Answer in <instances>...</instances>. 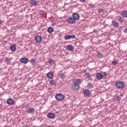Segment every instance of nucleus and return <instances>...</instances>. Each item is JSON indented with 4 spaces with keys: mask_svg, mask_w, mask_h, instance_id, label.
<instances>
[{
    "mask_svg": "<svg viewBox=\"0 0 127 127\" xmlns=\"http://www.w3.org/2000/svg\"><path fill=\"white\" fill-rule=\"evenodd\" d=\"M82 83L81 79L79 78H76L73 80L72 82V85L71 86L72 90L74 91H77V90H79L80 88V84Z\"/></svg>",
    "mask_w": 127,
    "mask_h": 127,
    "instance_id": "1",
    "label": "nucleus"
},
{
    "mask_svg": "<svg viewBox=\"0 0 127 127\" xmlns=\"http://www.w3.org/2000/svg\"><path fill=\"white\" fill-rule=\"evenodd\" d=\"M107 72H104L102 73L103 77H107Z\"/></svg>",
    "mask_w": 127,
    "mask_h": 127,
    "instance_id": "31",
    "label": "nucleus"
},
{
    "mask_svg": "<svg viewBox=\"0 0 127 127\" xmlns=\"http://www.w3.org/2000/svg\"><path fill=\"white\" fill-rule=\"evenodd\" d=\"M20 61L21 63H23L24 64H26L27 62H28V60L25 58H23L20 59Z\"/></svg>",
    "mask_w": 127,
    "mask_h": 127,
    "instance_id": "10",
    "label": "nucleus"
},
{
    "mask_svg": "<svg viewBox=\"0 0 127 127\" xmlns=\"http://www.w3.org/2000/svg\"><path fill=\"white\" fill-rule=\"evenodd\" d=\"M72 18L75 21L79 20V19H80V16L79 15V14H78L77 13H74L72 14Z\"/></svg>",
    "mask_w": 127,
    "mask_h": 127,
    "instance_id": "4",
    "label": "nucleus"
},
{
    "mask_svg": "<svg viewBox=\"0 0 127 127\" xmlns=\"http://www.w3.org/2000/svg\"><path fill=\"white\" fill-rule=\"evenodd\" d=\"M56 99L57 101H63L64 100V96L61 94H58L56 95Z\"/></svg>",
    "mask_w": 127,
    "mask_h": 127,
    "instance_id": "3",
    "label": "nucleus"
},
{
    "mask_svg": "<svg viewBox=\"0 0 127 127\" xmlns=\"http://www.w3.org/2000/svg\"><path fill=\"white\" fill-rule=\"evenodd\" d=\"M70 38H76V36H75V35H70Z\"/></svg>",
    "mask_w": 127,
    "mask_h": 127,
    "instance_id": "34",
    "label": "nucleus"
},
{
    "mask_svg": "<svg viewBox=\"0 0 127 127\" xmlns=\"http://www.w3.org/2000/svg\"><path fill=\"white\" fill-rule=\"evenodd\" d=\"M121 15L122 16H123L124 18L127 17V11L125 10L122 12Z\"/></svg>",
    "mask_w": 127,
    "mask_h": 127,
    "instance_id": "18",
    "label": "nucleus"
},
{
    "mask_svg": "<svg viewBox=\"0 0 127 127\" xmlns=\"http://www.w3.org/2000/svg\"><path fill=\"white\" fill-rule=\"evenodd\" d=\"M0 23H2V21H1V20L0 19Z\"/></svg>",
    "mask_w": 127,
    "mask_h": 127,
    "instance_id": "40",
    "label": "nucleus"
},
{
    "mask_svg": "<svg viewBox=\"0 0 127 127\" xmlns=\"http://www.w3.org/2000/svg\"><path fill=\"white\" fill-rule=\"evenodd\" d=\"M47 77L49 78V79H52L53 78V73L52 72H49L47 74Z\"/></svg>",
    "mask_w": 127,
    "mask_h": 127,
    "instance_id": "14",
    "label": "nucleus"
},
{
    "mask_svg": "<svg viewBox=\"0 0 127 127\" xmlns=\"http://www.w3.org/2000/svg\"><path fill=\"white\" fill-rule=\"evenodd\" d=\"M30 3L31 4V5L36 6V4H37L38 2H37V1L36 0H30Z\"/></svg>",
    "mask_w": 127,
    "mask_h": 127,
    "instance_id": "12",
    "label": "nucleus"
},
{
    "mask_svg": "<svg viewBox=\"0 0 127 127\" xmlns=\"http://www.w3.org/2000/svg\"><path fill=\"white\" fill-rule=\"evenodd\" d=\"M42 40V38L39 35H37L35 37V40L36 41V42H40Z\"/></svg>",
    "mask_w": 127,
    "mask_h": 127,
    "instance_id": "8",
    "label": "nucleus"
},
{
    "mask_svg": "<svg viewBox=\"0 0 127 127\" xmlns=\"http://www.w3.org/2000/svg\"><path fill=\"white\" fill-rule=\"evenodd\" d=\"M83 93L85 95V96L89 97V96H90V94H91V92L89 90H85Z\"/></svg>",
    "mask_w": 127,
    "mask_h": 127,
    "instance_id": "16",
    "label": "nucleus"
},
{
    "mask_svg": "<svg viewBox=\"0 0 127 127\" xmlns=\"http://www.w3.org/2000/svg\"><path fill=\"white\" fill-rule=\"evenodd\" d=\"M50 84H51L52 86H54V85H56V81L54 80H51L50 81Z\"/></svg>",
    "mask_w": 127,
    "mask_h": 127,
    "instance_id": "21",
    "label": "nucleus"
},
{
    "mask_svg": "<svg viewBox=\"0 0 127 127\" xmlns=\"http://www.w3.org/2000/svg\"><path fill=\"white\" fill-rule=\"evenodd\" d=\"M59 76H60V78L63 79V78H64V73H63V72H62V71H60L59 73Z\"/></svg>",
    "mask_w": 127,
    "mask_h": 127,
    "instance_id": "22",
    "label": "nucleus"
},
{
    "mask_svg": "<svg viewBox=\"0 0 127 127\" xmlns=\"http://www.w3.org/2000/svg\"><path fill=\"white\" fill-rule=\"evenodd\" d=\"M97 58H99V59H101L102 58H104V55H103V54H102V53H99L97 55Z\"/></svg>",
    "mask_w": 127,
    "mask_h": 127,
    "instance_id": "17",
    "label": "nucleus"
},
{
    "mask_svg": "<svg viewBox=\"0 0 127 127\" xmlns=\"http://www.w3.org/2000/svg\"><path fill=\"white\" fill-rule=\"evenodd\" d=\"M49 64H53V63H54V60H50L49 61Z\"/></svg>",
    "mask_w": 127,
    "mask_h": 127,
    "instance_id": "30",
    "label": "nucleus"
},
{
    "mask_svg": "<svg viewBox=\"0 0 127 127\" xmlns=\"http://www.w3.org/2000/svg\"><path fill=\"white\" fill-rule=\"evenodd\" d=\"M5 62H6L7 63H9V59H8L7 58H6L5 59Z\"/></svg>",
    "mask_w": 127,
    "mask_h": 127,
    "instance_id": "33",
    "label": "nucleus"
},
{
    "mask_svg": "<svg viewBox=\"0 0 127 127\" xmlns=\"http://www.w3.org/2000/svg\"><path fill=\"white\" fill-rule=\"evenodd\" d=\"M114 100H115V101H121V97L120 96H116L114 97Z\"/></svg>",
    "mask_w": 127,
    "mask_h": 127,
    "instance_id": "24",
    "label": "nucleus"
},
{
    "mask_svg": "<svg viewBox=\"0 0 127 127\" xmlns=\"http://www.w3.org/2000/svg\"><path fill=\"white\" fill-rule=\"evenodd\" d=\"M30 63H31V64H32L33 65H34V64H35V60H34V59H32L30 61Z\"/></svg>",
    "mask_w": 127,
    "mask_h": 127,
    "instance_id": "25",
    "label": "nucleus"
},
{
    "mask_svg": "<svg viewBox=\"0 0 127 127\" xmlns=\"http://www.w3.org/2000/svg\"><path fill=\"white\" fill-rule=\"evenodd\" d=\"M47 31L49 33H52V32H53V28L51 27H49L47 29Z\"/></svg>",
    "mask_w": 127,
    "mask_h": 127,
    "instance_id": "20",
    "label": "nucleus"
},
{
    "mask_svg": "<svg viewBox=\"0 0 127 127\" xmlns=\"http://www.w3.org/2000/svg\"><path fill=\"white\" fill-rule=\"evenodd\" d=\"M10 49L12 52H14L16 50V46L15 45H12L10 47Z\"/></svg>",
    "mask_w": 127,
    "mask_h": 127,
    "instance_id": "13",
    "label": "nucleus"
},
{
    "mask_svg": "<svg viewBox=\"0 0 127 127\" xmlns=\"http://www.w3.org/2000/svg\"><path fill=\"white\" fill-rule=\"evenodd\" d=\"M24 127H30V126H25Z\"/></svg>",
    "mask_w": 127,
    "mask_h": 127,
    "instance_id": "41",
    "label": "nucleus"
},
{
    "mask_svg": "<svg viewBox=\"0 0 127 127\" xmlns=\"http://www.w3.org/2000/svg\"><path fill=\"white\" fill-rule=\"evenodd\" d=\"M112 23L114 27H119V26H120V24L119 22L115 20L112 21Z\"/></svg>",
    "mask_w": 127,
    "mask_h": 127,
    "instance_id": "11",
    "label": "nucleus"
},
{
    "mask_svg": "<svg viewBox=\"0 0 127 127\" xmlns=\"http://www.w3.org/2000/svg\"><path fill=\"white\" fill-rule=\"evenodd\" d=\"M86 72H87V69H83V70H82V73H86Z\"/></svg>",
    "mask_w": 127,
    "mask_h": 127,
    "instance_id": "35",
    "label": "nucleus"
},
{
    "mask_svg": "<svg viewBox=\"0 0 127 127\" xmlns=\"http://www.w3.org/2000/svg\"><path fill=\"white\" fill-rule=\"evenodd\" d=\"M118 20L120 22H125V20L121 17H120V18H118Z\"/></svg>",
    "mask_w": 127,
    "mask_h": 127,
    "instance_id": "26",
    "label": "nucleus"
},
{
    "mask_svg": "<svg viewBox=\"0 0 127 127\" xmlns=\"http://www.w3.org/2000/svg\"><path fill=\"white\" fill-rule=\"evenodd\" d=\"M87 79H88V80H90L91 81H92V77H91V76L89 77V78H87Z\"/></svg>",
    "mask_w": 127,
    "mask_h": 127,
    "instance_id": "36",
    "label": "nucleus"
},
{
    "mask_svg": "<svg viewBox=\"0 0 127 127\" xmlns=\"http://www.w3.org/2000/svg\"><path fill=\"white\" fill-rule=\"evenodd\" d=\"M104 10H105V9H104L103 8H100L99 10V13L103 12V11H104Z\"/></svg>",
    "mask_w": 127,
    "mask_h": 127,
    "instance_id": "32",
    "label": "nucleus"
},
{
    "mask_svg": "<svg viewBox=\"0 0 127 127\" xmlns=\"http://www.w3.org/2000/svg\"><path fill=\"white\" fill-rule=\"evenodd\" d=\"M25 0V1H26V0Z\"/></svg>",
    "mask_w": 127,
    "mask_h": 127,
    "instance_id": "42",
    "label": "nucleus"
},
{
    "mask_svg": "<svg viewBox=\"0 0 127 127\" xmlns=\"http://www.w3.org/2000/svg\"><path fill=\"white\" fill-rule=\"evenodd\" d=\"M71 38V35H68L64 37V39L66 40L70 39Z\"/></svg>",
    "mask_w": 127,
    "mask_h": 127,
    "instance_id": "28",
    "label": "nucleus"
},
{
    "mask_svg": "<svg viewBox=\"0 0 127 127\" xmlns=\"http://www.w3.org/2000/svg\"><path fill=\"white\" fill-rule=\"evenodd\" d=\"M96 77L99 80H101L103 78V74L101 73L98 72L96 74Z\"/></svg>",
    "mask_w": 127,
    "mask_h": 127,
    "instance_id": "15",
    "label": "nucleus"
},
{
    "mask_svg": "<svg viewBox=\"0 0 127 127\" xmlns=\"http://www.w3.org/2000/svg\"><path fill=\"white\" fill-rule=\"evenodd\" d=\"M124 32H126V33H127V28L125 29Z\"/></svg>",
    "mask_w": 127,
    "mask_h": 127,
    "instance_id": "37",
    "label": "nucleus"
},
{
    "mask_svg": "<svg viewBox=\"0 0 127 127\" xmlns=\"http://www.w3.org/2000/svg\"><path fill=\"white\" fill-rule=\"evenodd\" d=\"M88 88L89 89H92L93 88V83H89L87 85Z\"/></svg>",
    "mask_w": 127,
    "mask_h": 127,
    "instance_id": "23",
    "label": "nucleus"
},
{
    "mask_svg": "<svg viewBox=\"0 0 127 127\" xmlns=\"http://www.w3.org/2000/svg\"><path fill=\"white\" fill-rule=\"evenodd\" d=\"M67 49L69 50V51H72V50H74V47L72 45H69L67 46Z\"/></svg>",
    "mask_w": 127,
    "mask_h": 127,
    "instance_id": "19",
    "label": "nucleus"
},
{
    "mask_svg": "<svg viewBox=\"0 0 127 127\" xmlns=\"http://www.w3.org/2000/svg\"><path fill=\"white\" fill-rule=\"evenodd\" d=\"M81 2H85V0H79Z\"/></svg>",
    "mask_w": 127,
    "mask_h": 127,
    "instance_id": "38",
    "label": "nucleus"
},
{
    "mask_svg": "<svg viewBox=\"0 0 127 127\" xmlns=\"http://www.w3.org/2000/svg\"><path fill=\"white\" fill-rule=\"evenodd\" d=\"M27 112L28 114L33 115V114H34V112H35V110L33 108L30 107L29 109H28Z\"/></svg>",
    "mask_w": 127,
    "mask_h": 127,
    "instance_id": "6",
    "label": "nucleus"
},
{
    "mask_svg": "<svg viewBox=\"0 0 127 127\" xmlns=\"http://www.w3.org/2000/svg\"><path fill=\"white\" fill-rule=\"evenodd\" d=\"M55 117L56 116L54 113H50L47 114V117L49 118V119H54Z\"/></svg>",
    "mask_w": 127,
    "mask_h": 127,
    "instance_id": "9",
    "label": "nucleus"
},
{
    "mask_svg": "<svg viewBox=\"0 0 127 127\" xmlns=\"http://www.w3.org/2000/svg\"><path fill=\"white\" fill-rule=\"evenodd\" d=\"M118 63H119V62L117 60H115L112 62L113 65H118Z\"/></svg>",
    "mask_w": 127,
    "mask_h": 127,
    "instance_id": "27",
    "label": "nucleus"
},
{
    "mask_svg": "<svg viewBox=\"0 0 127 127\" xmlns=\"http://www.w3.org/2000/svg\"><path fill=\"white\" fill-rule=\"evenodd\" d=\"M85 76H86V78H90V76H91V75H90V73L86 72L85 73Z\"/></svg>",
    "mask_w": 127,
    "mask_h": 127,
    "instance_id": "29",
    "label": "nucleus"
},
{
    "mask_svg": "<svg viewBox=\"0 0 127 127\" xmlns=\"http://www.w3.org/2000/svg\"><path fill=\"white\" fill-rule=\"evenodd\" d=\"M66 21L68 23H71V24L75 23V22H76V20H75V19L73 17H69L67 18Z\"/></svg>",
    "mask_w": 127,
    "mask_h": 127,
    "instance_id": "5",
    "label": "nucleus"
},
{
    "mask_svg": "<svg viewBox=\"0 0 127 127\" xmlns=\"http://www.w3.org/2000/svg\"><path fill=\"white\" fill-rule=\"evenodd\" d=\"M116 86L118 89H123L124 88V83L122 81H118L116 83Z\"/></svg>",
    "mask_w": 127,
    "mask_h": 127,
    "instance_id": "2",
    "label": "nucleus"
},
{
    "mask_svg": "<svg viewBox=\"0 0 127 127\" xmlns=\"http://www.w3.org/2000/svg\"><path fill=\"white\" fill-rule=\"evenodd\" d=\"M45 127H52V126H50V125H47V126H46Z\"/></svg>",
    "mask_w": 127,
    "mask_h": 127,
    "instance_id": "39",
    "label": "nucleus"
},
{
    "mask_svg": "<svg viewBox=\"0 0 127 127\" xmlns=\"http://www.w3.org/2000/svg\"><path fill=\"white\" fill-rule=\"evenodd\" d=\"M6 103L8 105H13L14 104V100L11 98H9L7 100Z\"/></svg>",
    "mask_w": 127,
    "mask_h": 127,
    "instance_id": "7",
    "label": "nucleus"
}]
</instances>
